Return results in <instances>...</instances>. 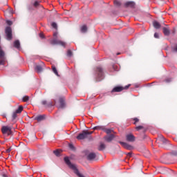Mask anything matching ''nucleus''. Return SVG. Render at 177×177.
I'll use <instances>...</instances> for the list:
<instances>
[{"label":"nucleus","instance_id":"37998d69","mask_svg":"<svg viewBox=\"0 0 177 177\" xmlns=\"http://www.w3.org/2000/svg\"><path fill=\"white\" fill-rule=\"evenodd\" d=\"M173 156H177V151H174L172 152Z\"/></svg>","mask_w":177,"mask_h":177},{"label":"nucleus","instance_id":"a878e982","mask_svg":"<svg viewBox=\"0 0 177 177\" xmlns=\"http://www.w3.org/2000/svg\"><path fill=\"white\" fill-rule=\"evenodd\" d=\"M159 138L163 143H167V140L165 139V138H164V136H162V135H160Z\"/></svg>","mask_w":177,"mask_h":177},{"label":"nucleus","instance_id":"9d476101","mask_svg":"<svg viewBox=\"0 0 177 177\" xmlns=\"http://www.w3.org/2000/svg\"><path fill=\"white\" fill-rule=\"evenodd\" d=\"M135 139V136H133V134L130 133L126 136V140L127 142H134Z\"/></svg>","mask_w":177,"mask_h":177},{"label":"nucleus","instance_id":"393cba45","mask_svg":"<svg viewBox=\"0 0 177 177\" xmlns=\"http://www.w3.org/2000/svg\"><path fill=\"white\" fill-rule=\"evenodd\" d=\"M52 70H53V73L55 74V75H59V73L57 72V69H56V66H53Z\"/></svg>","mask_w":177,"mask_h":177},{"label":"nucleus","instance_id":"412c9836","mask_svg":"<svg viewBox=\"0 0 177 177\" xmlns=\"http://www.w3.org/2000/svg\"><path fill=\"white\" fill-rule=\"evenodd\" d=\"M35 70L37 73H42V66L41 65H37L35 66Z\"/></svg>","mask_w":177,"mask_h":177},{"label":"nucleus","instance_id":"ddd939ff","mask_svg":"<svg viewBox=\"0 0 177 177\" xmlns=\"http://www.w3.org/2000/svg\"><path fill=\"white\" fill-rule=\"evenodd\" d=\"M34 120H35L37 122H41V121H44V120H45V115H38L35 117Z\"/></svg>","mask_w":177,"mask_h":177},{"label":"nucleus","instance_id":"20e7f679","mask_svg":"<svg viewBox=\"0 0 177 177\" xmlns=\"http://www.w3.org/2000/svg\"><path fill=\"white\" fill-rule=\"evenodd\" d=\"M5 55V51L2 50V47L0 46V66H5L6 64V57Z\"/></svg>","mask_w":177,"mask_h":177},{"label":"nucleus","instance_id":"6ab92c4d","mask_svg":"<svg viewBox=\"0 0 177 177\" xmlns=\"http://www.w3.org/2000/svg\"><path fill=\"white\" fill-rule=\"evenodd\" d=\"M103 131H104V132H106L107 133V135H110V133H113V132H114L113 129H106L105 127H104Z\"/></svg>","mask_w":177,"mask_h":177},{"label":"nucleus","instance_id":"aec40b11","mask_svg":"<svg viewBox=\"0 0 177 177\" xmlns=\"http://www.w3.org/2000/svg\"><path fill=\"white\" fill-rule=\"evenodd\" d=\"M14 48L17 49H20V41L19 40H16L14 41Z\"/></svg>","mask_w":177,"mask_h":177},{"label":"nucleus","instance_id":"4be33fe9","mask_svg":"<svg viewBox=\"0 0 177 177\" xmlns=\"http://www.w3.org/2000/svg\"><path fill=\"white\" fill-rule=\"evenodd\" d=\"M93 129L94 131H96V130L97 131H100V129L102 131H103L104 129V127H103V126H96V127H93Z\"/></svg>","mask_w":177,"mask_h":177},{"label":"nucleus","instance_id":"0eeeda50","mask_svg":"<svg viewBox=\"0 0 177 177\" xmlns=\"http://www.w3.org/2000/svg\"><path fill=\"white\" fill-rule=\"evenodd\" d=\"M5 32L6 34L7 39L10 41V39H12V28H10V26L6 27Z\"/></svg>","mask_w":177,"mask_h":177},{"label":"nucleus","instance_id":"473e14b6","mask_svg":"<svg viewBox=\"0 0 177 177\" xmlns=\"http://www.w3.org/2000/svg\"><path fill=\"white\" fill-rule=\"evenodd\" d=\"M141 129H145V127L143 126H137L136 127V130L139 131H141Z\"/></svg>","mask_w":177,"mask_h":177},{"label":"nucleus","instance_id":"f3484780","mask_svg":"<svg viewBox=\"0 0 177 177\" xmlns=\"http://www.w3.org/2000/svg\"><path fill=\"white\" fill-rule=\"evenodd\" d=\"M153 26L156 30H158V28H161V24H160L157 21H154L153 22Z\"/></svg>","mask_w":177,"mask_h":177},{"label":"nucleus","instance_id":"58836bf2","mask_svg":"<svg viewBox=\"0 0 177 177\" xmlns=\"http://www.w3.org/2000/svg\"><path fill=\"white\" fill-rule=\"evenodd\" d=\"M12 150H13V149H12V147H9V148L6 151V153H10Z\"/></svg>","mask_w":177,"mask_h":177},{"label":"nucleus","instance_id":"79ce46f5","mask_svg":"<svg viewBox=\"0 0 177 177\" xmlns=\"http://www.w3.org/2000/svg\"><path fill=\"white\" fill-rule=\"evenodd\" d=\"M173 52H177V44L176 46L173 48Z\"/></svg>","mask_w":177,"mask_h":177},{"label":"nucleus","instance_id":"e433bc0d","mask_svg":"<svg viewBox=\"0 0 177 177\" xmlns=\"http://www.w3.org/2000/svg\"><path fill=\"white\" fill-rule=\"evenodd\" d=\"M6 24H8V26H12V24H13V22L10 20H7Z\"/></svg>","mask_w":177,"mask_h":177},{"label":"nucleus","instance_id":"cd10ccee","mask_svg":"<svg viewBox=\"0 0 177 177\" xmlns=\"http://www.w3.org/2000/svg\"><path fill=\"white\" fill-rule=\"evenodd\" d=\"M66 56H68V57H73V51H71V50H68Z\"/></svg>","mask_w":177,"mask_h":177},{"label":"nucleus","instance_id":"ea45409f","mask_svg":"<svg viewBox=\"0 0 177 177\" xmlns=\"http://www.w3.org/2000/svg\"><path fill=\"white\" fill-rule=\"evenodd\" d=\"M127 157H129V158H131V157H132V152H129L127 153Z\"/></svg>","mask_w":177,"mask_h":177},{"label":"nucleus","instance_id":"a18cd8bd","mask_svg":"<svg viewBox=\"0 0 177 177\" xmlns=\"http://www.w3.org/2000/svg\"><path fill=\"white\" fill-rule=\"evenodd\" d=\"M70 149H74V146L71 144L69 145Z\"/></svg>","mask_w":177,"mask_h":177},{"label":"nucleus","instance_id":"7ed1b4c3","mask_svg":"<svg viewBox=\"0 0 177 177\" xmlns=\"http://www.w3.org/2000/svg\"><path fill=\"white\" fill-rule=\"evenodd\" d=\"M1 132L3 135H8V136L13 135V132L12 131V127L8 126H3L1 127Z\"/></svg>","mask_w":177,"mask_h":177},{"label":"nucleus","instance_id":"4468645a","mask_svg":"<svg viewBox=\"0 0 177 177\" xmlns=\"http://www.w3.org/2000/svg\"><path fill=\"white\" fill-rule=\"evenodd\" d=\"M124 8H135V2L127 1L124 3Z\"/></svg>","mask_w":177,"mask_h":177},{"label":"nucleus","instance_id":"dca6fc26","mask_svg":"<svg viewBox=\"0 0 177 177\" xmlns=\"http://www.w3.org/2000/svg\"><path fill=\"white\" fill-rule=\"evenodd\" d=\"M114 138V134H111L104 137V139L106 142H111Z\"/></svg>","mask_w":177,"mask_h":177},{"label":"nucleus","instance_id":"c9c22d12","mask_svg":"<svg viewBox=\"0 0 177 177\" xmlns=\"http://www.w3.org/2000/svg\"><path fill=\"white\" fill-rule=\"evenodd\" d=\"M112 68L113 69V71H117L118 66L117 65H112Z\"/></svg>","mask_w":177,"mask_h":177},{"label":"nucleus","instance_id":"423d86ee","mask_svg":"<svg viewBox=\"0 0 177 177\" xmlns=\"http://www.w3.org/2000/svg\"><path fill=\"white\" fill-rule=\"evenodd\" d=\"M50 44L51 45H61V46H64V48H66V42L61 40H57L56 39L51 40Z\"/></svg>","mask_w":177,"mask_h":177},{"label":"nucleus","instance_id":"f8f14e48","mask_svg":"<svg viewBox=\"0 0 177 177\" xmlns=\"http://www.w3.org/2000/svg\"><path fill=\"white\" fill-rule=\"evenodd\" d=\"M95 158H96V153L93 152L88 153V155L87 156V160H88V161H93Z\"/></svg>","mask_w":177,"mask_h":177},{"label":"nucleus","instance_id":"f03ea898","mask_svg":"<svg viewBox=\"0 0 177 177\" xmlns=\"http://www.w3.org/2000/svg\"><path fill=\"white\" fill-rule=\"evenodd\" d=\"M93 133V131H88V130H84L82 133H80L77 136V139L78 140H83V139H86L88 136H91Z\"/></svg>","mask_w":177,"mask_h":177},{"label":"nucleus","instance_id":"72a5a7b5","mask_svg":"<svg viewBox=\"0 0 177 177\" xmlns=\"http://www.w3.org/2000/svg\"><path fill=\"white\" fill-rule=\"evenodd\" d=\"M133 121H134V122H133L134 125H136V124H138V122H139V118H133Z\"/></svg>","mask_w":177,"mask_h":177},{"label":"nucleus","instance_id":"4c0bfd02","mask_svg":"<svg viewBox=\"0 0 177 177\" xmlns=\"http://www.w3.org/2000/svg\"><path fill=\"white\" fill-rule=\"evenodd\" d=\"M51 26L53 28H57V24L55 22H53Z\"/></svg>","mask_w":177,"mask_h":177},{"label":"nucleus","instance_id":"c756f323","mask_svg":"<svg viewBox=\"0 0 177 177\" xmlns=\"http://www.w3.org/2000/svg\"><path fill=\"white\" fill-rule=\"evenodd\" d=\"M87 30H88V28L86 27V26H83L81 28L82 32H86Z\"/></svg>","mask_w":177,"mask_h":177},{"label":"nucleus","instance_id":"bb28decb","mask_svg":"<svg viewBox=\"0 0 177 177\" xmlns=\"http://www.w3.org/2000/svg\"><path fill=\"white\" fill-rule=\"evenodd\" d=\"M53 153L57 157H59V156H60V153H62V151L57 149L54 151Z\"/></svg>","mask_w":177,"mask_h":177},{"label":"nucleus","instance_id":"7c9ffc66","mask_svg":"<svg viewBox=\"0 0 177 177\" xmlns=\"http://www.w3.org/2000/svg\"><path fill=\"white\" fill-rule=\"evenodd\" d=\"M17 113L16 111L13 112L12 115V120L15 121V118H17Z\"/></svg>","mask_w":177,"mask_h":177},{"label":"nucleus","instance_id":"5701e85b","mask_svg":"<svg viewBox=\"0 0 177 177\" xmlns=\"http://www.w3.org/2000/svg\"><path fill=\"white\" fill-rule=\"evenodd\" d=\"M24 108L23 107V106L22 105H20L19 107H18V109L15 111V112L16 113H17L18 114H20V113H21V111H23V109H24Z\"/></svg>","mask_w":177,"mask_h":177},{"label":"nucleus","instance_id":"a19ab883","mask_svg":"<svg viewBox=\"0 0 177 177\" xmlns=\"http://www.w3.org/2000/svg\"><path fill=\"white\" fill-rule=\"evenodd\" d=\"M171 81H172V79L171 78H168L165 80V82H171Z\"/></svg>","mask_w":177,"mask_h":177},{"label":"nucleus","instance_id":"1a4fd4ad","mask_svg":"<svg viewBox=\"0 0 177 177\" xmlns=\"http://www.w3.org/2000/svg\"><path fill=\"white\" fill-rule=\"evenodd\" d=\"M66 107V100L64 97L59 98V109H64Z\"/></svg>","mask_w":177,"mask_h":177},{"label":"nucleus","instance_id":"b1692460","mask_svg":"<svg viewBox=\"0 0 177 177\" xmlns=\"http://www.w3.org/2000/svg\"><path fill=\"white\" fill-rule=\"evenodd\" d=\"M41 104H43V106H52V102H48L46 100H43L41 101Z\"/></svg>","mask_w":177,"mask_h":177},{"label":"nucleus","instance_id":"c03bdc74","mask_svg":"<svg viewBox=\"0 0 177 177\" xmlns=\"http://www.w3.org/2000/svg\"><path fill=\"white\" fill-rule=\"evenodd\" d=\"M154 37L155 38H159L158 33H155Z\"/></svg>","mask_w":177,"mask_h":177},{"label":"nucleus","instance_id":"a211bd4d","mask_svg":"<svg viewBox=\"0 0 177 177\" xmlns=\"http://www.w3.org/2000/svg\"><path fill=\"white\" fill-rule=\"evenodd\" d=\"M163 33L165 34V35L168 37L169 35V34H171V31L169 30V28L164 27L163 28Z\"/></svg>","mask_w":177,"mask_h":177},{"label":"nucleus","instance_id":"9b49d317","mask_svg":"<svg viewBox=\"0 0 177 177\" xmlns=\"http://www.w3.org/2000/svg\"><path fill=\"white\" fill-rule=\"evenodd\" d=\"M120 143L122 146H123V147L124 149H127V150H132V149H133V147H132L131 145H128V143H127V142H120Z\"/></svg>","mask_w":177,"mask_h":177},{"label":"nucleus","instance_id":"2eb2a0df","mask_svg":"<svg viewBox=\"0 0 177 177\" xmlns=\"http://www.w3.org/2000/svg\"><path fill=\"white\" fill-rule=\"evenodd\" d=\"M106 149V145H104V143L103 142H100V145L97 147V150H99V151H103V150H104Z\"/></svg>","mask_w":177,"mask_h":177},{"label":"nucleus","instance_id":"2f4dec72","mask_svg":"<svg viewBox=\"0 0 177 177\" xmlns=\"http://www.w3.org/2000/svg\"><path fill=\"white\" fill-rule=\"evenodd\" d=\"M23 102H28L30 100V97L28 95L24 96L22 99Z\"/></svg>","mask_w":177,"mask_h":177},{"label":"nucleus","instance_id":"de8ad7c7","mask_svg":"<svg viewBox=\"0 0 177 177\" xmlns=\"http://www.w3.org/2000/svg\"><path fill=\"white\" fill-rule=\"evenodd\" d=\"M53 35H54V37H57V33L55 32V33L53 34Z\"/></svg>","mask_w":177,"mask_h":177},{"label":"nucleus","instance_id":"39448f33","mask_svg":"<svg viewBox=\"0 0 177 177\" xmlns=\"http://www.w3.org/2000/svg\"><path fill=\"white\" fill-rule=\"evenodd\" d=\"M129 86H131V84H128L126 86H115V88H113L111 91V93H114V92H122V91H124V89H128V88H129Z\"/></svg>","mask_w":177,"mask_h":177},{"label":"nucleus","instance_id":"c85d7f7f","mask_svg":"<svg viewBox=\"0 0 177 177\" xmlns=\"http://www.w3.org/2000/svg\"><path fill=\"white\" fill-rule=\"evenodd\" d=\"M33 6H35V8H38V6H41L42 8V6H41L38 1H35Z\"/></svg>","mask_w":177,"mask_h":177},{"label":"nucleus","instance_id":"f704fd0d","mask_svg":"<svg viewBox=\"0 0 177 177\" xmlns=\"http://www.w3.org/2000/svg\"><path fill=\"white\" fill-rule=\"evenodd\" d=\"M114 5H115V6H121V2L118 1H115Z\"/></svg>","mask_w":177,"mask_h":177},{"label":"nucleus","instance_id":"f257e3e1","mask_svg":"<svg viewBox=\"0 0 177 177\" xmlns=\"http://www.w3.org/2000/svg\"><path fill=\"white\" fill-rule=\"evenodd\" d=\"M64 161H65L66 164L69 167V168H71V169H73V171H74V174H75V175H77V176L85 177V176H84V174H82L81 172H80L78 169H77V167L75 166V165L71 164V162H70V159L68 158V157H65Z\"/></svg>","mask_w":177,"mask_h":177},{"label":"nucleus","instance_id":"49530a36","mask_svg":"<svg viewBox=\"0 0 177 177\" xmlns=\"http://www.w3.org/2000/svg\"><path fill=\"white\" fill-rule=\"evenodd\" d=\"M39 37H40V38H44V34L40 33V34H39Z\"/></svg>","mask_w":177,"mask_h":177},{"label":"nucleus","instance_id":"6e6552de","mask_svg":"<svg viewBox=\"0 0 177 177\" xmlns=\"http://www.w3.org/2000/svg\"><path fill=\"white\" fill-rule=\"evenodd\" d=\"M97 73L98 77L97 81H102L103 80V69L100 67L97 68Z\"/></svg>","mask_w":177,"mask_h":177}]
</instances>
